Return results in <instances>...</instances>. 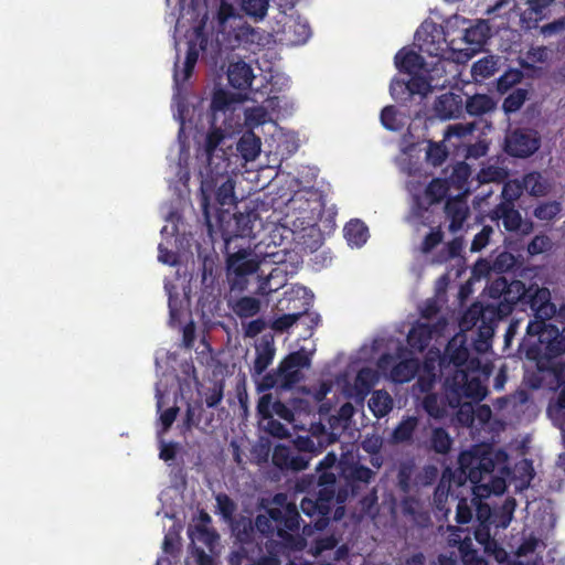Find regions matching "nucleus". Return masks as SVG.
Masks as SVG:
<instances>
[{
	"instance_id": "obj_24",
	"label": "nucleus",
	"mask_w": 565,
	"mask_h": 565,
	"mask_svg": "<svg viewBox=\"0 0 565 565\" xmlns=\"http://www.w3.org/2000/svg\"><path fill=\"white\" fill-rule=\"evenodd\" d=\"M395 66L403 73L415 75L425 66L424 57L413 50L402 49L394 57Z\"/></svg>"
},
{
	"instance_id": "obj_50",
	"label": "nucleus",
	"mask_w": 565,
	"mask_h": 565,
	"mask_svg": "<svg viewBox=\"0 0 565 565\" xmlns=\"http://www.w3.org/2000/svg\"><path fill=\"white\" fill-rule=\"evenodd\" d=\"M284 360H285L286 366H288V367L291 366L292 369H296L299 371H301V369H303V367H309L310 363H311L309 354L302 349L289 353L288 355H286L284 358Z\"/></svg>"
},
{
	"instance_id": "obj_21",
	"label": "nucleus",
	"mask_w": 565,
	"mask_h": 565,
	"mask_svg": "<svg viewBox=\"0 0 565 565\" xmlns=\"http://www.w3.org/2000/svg\"><path fill=\"white\" fill-rule=\"evenodd\" d=\"M227 79L233 88L247 90L254 79L253 68L244 61L231 63L227 70Z\"/></svg>"
},
{
	"instance_id": "obj_15",
	"label": "nucleus",
	"mask_w": 565,
	"mask_h": 565,
	"mask_svg": "<svg viewBox=\"0 0 565 565\" xmlns=\"http://www.w3.org/2000/svg\"><path fill=\"white\" fill-rule=\"evenodd\" d=\"M529 307L533 312L535 320L545 321L555 313V306L551 302L550 290L545 287L531 285L526 288L523 309Z\"/></svg>"
},
{
	"instance_id": "obj_52",
	"label": "nucleus",
	"mask_w": 565,
	"mask_h": 565,
	"mask_svg": "<svg viewBox=\"0 0 565 565\" xmlns=\"http://www.w3.org/2000/svg\"><path fill=\"white\" fill-rule=\"evenodd\" d=\"M215 500L218 513L224 520L231 521L236 511L235 502L226 493H218Z\"/></svg>"
},
{
	"instance_id": "obj_8",
	"label": "nucleus",
	"mask_w": 565,
	"mask_h": 565,
	"mask_svg": "<svg viewBox=\"0 0 565 565\" xmlns=\"http://www.w3.org/2000/svg\"><path fill=\"white\" fill-rule=\"evenodd\" d=\"M478 371L456 370L451 375L446 376L445 386L459 403L462 397L475 402L482 401L488 390L482 384Z\"/></svg>"
},
{
	"instance_id": "obj_25",
	"label": "nucleus",
	"mask_w": 565,
	"mask_h": 565,
	"mask_svg": "<svg viewBox=\"0 0 565 565\" xmlns=\"http://www.w3.org/2000/svg\"><path fill=\"white\" fill-rule=\"evenodd\" d=\"M433 332L429 323H417L409 330L407 343L413 350L424 352L433 339Z\"/></svg>"
},
{
	"instance_id": "obj_49",
	"label": "nucleus",
	"mask_w": 565,
	"mask_h": 565,
	"mask_svg": "<svg viewBox=\"0 0 565 565\" xmlns=\"http://www.w3.org/2000/svg\"><path fill=\"white\" fill-rule=\"evenodd\" d=\"M423 408L434 418H441L445 415V407L435 393H429L424 397Z\"/></svg>"
},
{
	"instance_id": "obj_14",
	"label": "nucleus",
	"mask_w": 565,
	"mask_h": 565,
	"mask_svg": "<svg viewBox=\"0 0 565 565\" xmlns=\"http://www.w3.org/2000/svg\"><path fill=\"white\" fill-rule=\"evenodd\" d=\"M301 380V371L286 366L282 359L277 369L264 374L257 382V391L263 393L271 388L290 390Z\"/></svg>"
},
{
	"instance_id": "obj_26",
	"label": "nucleus",
	"mask_w": 565,
	"mask_h": 565,
	"mask_svg": "<svg viewBox=\"0 0 565 565\" xmlns=\"http://www.w3.org/2000/svg\"><path fill=\"white\" fill-rule=\"evenodd\" d=\"M419 420L416 416H405L397 424L391 434V441L393 444H412L414 434L418 427Z\"/></svg>"
},
{
	"instance_id": "obj_47",
	"label": "nucleus",
	"mask_w": 565,
	"mask_h": 565,
	"mask_svg": "<svg viewBox=\"0 0 565 565\" xmlns=\"http://www.w3.org/2000/svg\"><path fill=\"white\" fill-rule=\"evenodd\" d=\"M381 122L387 130L398 131L402 128L401 120L398 119V111L395 106H385L381 111Z\"/></svg>"
},
{
	"instance_id": "obj_54",
	"label": "nucleus",
	"mask_w": 565,
	"mask_h": 565,
	"mask_svg": "<svg viewBox=\"0 0 565 565\" xmlns=\"http://www.w3.org/2000/svg\"><path fill=\"white\" fill-rule=\"evenodd\" d=\"M291 452L292 451L288 446H285V445L275 446L273 456H271L273 465L282 471L287 470Z\"/></svg>"
},
{
	"instance_id": "obj_36",
	"label": "nucleus",
	"mask_w": 565,
	"mask_h": 565,
	"mask_svg": "<svg viewBox=\"0 0 565 565\" xmlns=\"http://www.w3.org/2000/svg\"><path fill=\"white\" fill-rule=\"evenodd\" d=\"M374 477V472L366 466L355 465L351 468L350 473L347 479L349 480V486L351 487L352 493H359L360 486L359 483L369 484Z\"/></svg>"
},
{
	"instance_id": "obj_5",
	"label": "nucleus",
	"mask_w": 565,
	"mask_h": 565,
	"mask_svg": "<svg viewBox=\"0 0 565 565\" xmlns=\"http://www.w3.org/2000/svg\"><path fill=\"white\" fill-rule=\"evenodd\" d=\"M500 317L494 310L491 302L483 305L482 302L472 303L462 315L460 327L463 330L478 328V351H484L490 347V340L494 334V328L500 321Z\"/></svg>"
},
{
	"instance_id": "obj_60",
	"label": "nucleus",
	"mask_w": 565,
	"mask_h": 565,
	"mask_svg": "<svg viewBox=\"0 0 565 565\" xmlns=\"http://www.w3.org/2000/svg\"><path fill=\"white\" fill-rule=\"evenodd\" d=\"M224 384L223 382H215L209 390L205 396V404L210 408L216 407L223 399Z\"/></svg>"
},
{
	"instance_id": "obj_53",
	"label": "nucleus",
	"mask_w": 565,
	"mask_h": 565,
	"mask_svg": "<svg viewBox=\"0 0 565 565\" xmlns=\"http://www.w3.org/2000/svg\"><path fill=\"white\" fill-rule=\"evenodd\" d=\"M268 113L263 107H253L245 111V124L250 129L258 127L267 121Z\"/></svg>"
},
{
	"instance_id": "obj_27",
	"label": "nucleus",
	"mask_w": 565,
	"mask_h": 565,
	"mask_svg": "<svg viewBox=\"0 0 565 565\" xmlns=\"http://www.w3.org/2000/svg\"><path fill=\"white\" fill-rule=\"evenodd\" d=\"M495 102L493 98L487 94H475L467 98L463 104L465 110L470 116H482L489 114L495 109Z\"/></svg>"
},
{
	"instance_id": "obj_46",
	"label": "nucleus",
	"mask_w": 565,
	"mask_h": 565,
	"mask_svg": "<svg viewBox=\"0 0 565 565\" xmlns=\"http://www.w3.org/2000/svg\"><path fill=\"white\" fill-rule=\"evenodd\" d=\"M374 383H375V373L373 370H371L369 367L361 369L358 372V374L355 376V381H354L356 390L364 395H366L371 391Z\"/></svg>"
},
{
	"instance_id": "obj_31",
	"label": "nucleus",
	"mask_w": 565,
	"mask_h": 565,
	"mask_svg": "<svg viewBox=\"0 0 565 565\" xmlns=\"http://www.w3.org/2000/svg\"><path fill=\"white\" fill-rule=\"evenodd\" d=\"M344 237L349 245L360 247L366 243L369 230L360 220H351L344 226Z\"/></svg>"
},
{
	"instance_id": "obj_7",
	"label": "nucleus",
	"mask_w": 565,
	"mask_h": 565,
	"mask_svg": "<svg viewBox=\"0 0 565 565\" xmlns=\"http://www.w3.org/2000/svg\"><path fill=\"white\" fill-rule=\"evenodd\" d=\"M260 262L249 249H239L228 254L226 258L227 278L233 291H244L248 285V276L259 269Z\"/></svg>"
},
{
	"instance_id": "obj_12",
	"label": "nucleus",
	"mask_w": 565,
	"mask_h": 565,
	"mask_svg": "<svg viewBox=\"0 0 565 565\" xmlns=\"http://www.w3.org/2000/svg\"><path fill=\"white\" fill-rule=\"evenodd\" d=\"M541 146L540 134L531 128H515L509 131L504 140V150L515 158H529Z\"/></svg>"
},
{
	"instance_id": "obj_6",
	"label": "nucleus",
	"mask_w": 565,
	"mask_h": 565,
	"mask_svg": "<svg viewBox=\"0 0 565 565\" xmlns=\"http://www.w3.org/2000/svg\"><path fill=\"white\" fill-rule=\"evenodd\" d=\"M466 342L465 337H454L448 341L445 352L438 359L440 375L446 377L456 370H479L480 361L478 358H470Z\"/></svg>"
},
{
	"instance_id": "obj_17",
	"label": "nucleus",
	"mask_w": 565,
	"mask_h": 565,
	"mask_svg": "<svg viewBox=\"0 0 565 565\" xmlns=\"http://www.w3.org/2000/svg\"><path fill=\"white\" fill-rule=\"evenodd\" d=\"M319 434L313 433L310 436H298L295 440L296 448L300 454L313 455L320 454L329 445L339 439V434L335 431H327L324 426L319 425Z\"/></svg>"
},
{
	"instance_id": "obj_16",
	"label": "nucleus",
	"mask_w": 565,
	"mask_h": 565,
	"mask_svg": "<svg viewBox=\"0 0 565 565\" xmlns=\"http://www.w3.org/2000/svg\"><path fill=\"white\" fill-rule=\"evenodd\" d=\"M526 288L521 280H509V286L505 288L502 299L491 302L501 320L511 315L515 307L523 309Z\"/></svg>"
},
{
	"instance_id": "obj_41",
	"label": "nucleus",
	"mask_w": 565,
	"mask_h": 565,
	"mask_svg": "<svg viewBox=\"0 0 565 565\" xmlns=\"http://www.w3.org/2000/svg\"><path fill=\"white\" fill-rule=\"evenodd\" d=\"M288 33L292 34V36L289 38V41L292 44L299 45L308 41L311 35V29L307 22L294 20L288 24Z\"/></svg>"
},
{
	"instance_id": "obj_13",
	"label": "nucleus",
	"mask_w": 565,
	"mask_h": 565,
	"mask_svg": "<svg viewBox=\"0 0 565 565\" xmlns=\"http://www.w3.org/2000/svg\"><path fill=\"white\" fill-rule=\"evenodd\" d=\"M459 471L472 484H479L487 475L493 472L495 463L490 455L462 451L458 458Z\"/></svg>"
},
{
	"instance_id": "obj_42",
	"label": "nucleus",
	"mask_w": 565,
	"mask_h": 565,
	"mask_svg": "<svg viewBox=\"0 0 565 565\" xmlns=\"http://www.w3.org/2000/svg\"><path fill=\"white\" fill-rule=\"evenodd\" d=\"M497 71V62L493 60L492 56L482 57L476 63H473L471 67L472 76L477 78H489L492 76Z\"/></svg>"
},
{
	"instance_id": "obj_63",
	"label": "nucleus",
	"mask_w": 565,
	"mask_h": 565,
	"mask_svg": "<svg viewBox=\"0 0 565 565\" xmlns=\"http://www.w3.org/2000/svg\"><path fill=\"white\" fill-rule=\"evenodd\" d=\"M550 238L546 235H536L529 243L527 252L531 255H539L544 253L550 247Z\"/></svg>"
},
{
	"instance_id": "obj_20",
	"label": "nucleus",
	"mask_w": 565,
	"mask_h": 565,
	"mask_svg": "<svg viewBox=\"0 0 565 565\" xmlns=\"http://www.w3.org/2000/svg\"><path fill=\"white\" fill-rule=\"evenodd\" d=\"M434 110L441 119L459 118L463 111L461 95L455 93L440 95L435 102Z\"/></svg>"
},
{
	"instance_id": "obj_35",
	"label": "nucleus",
	"mask_w": 565,
	"mask_h": 565,
	"mask_svg": "<svg viewBox=\"0 0 565 565\" xmlns=\"http://www.w3.org/2000/svg\"><path fill=\"white\" fill-rule=\"evenodd\" d=\"M235 102V98L232 94L224 89H217L214 92L211 100V114H212V125L217 120V114H225L230 110L232 104Z\"/></svg>"
},
{
	"instance_id": "obj_44",
	"label": "nucleus",
	"mask_w": 565,
	"mask_h": 565,
	"mask_svg": "<svg viewBox=\"0 0 565 565\" xmlns=\"http://www.w3.org/2000/svg\"><path fill=\"white\" fill-rule=\"evenodd\" d=\"M554 0H527V9L523 13V20L539 22L544 18V10L550 7Z\"/></svg>"
},
{
	"instance_id": "obj_61",
	"label": "nucleus",
	"mask_w": 565,
	"mask_h": 565,
	"mask_svg": "<svg viewBox=\"0 0 565 565\" xmlns=\"http://www.w3.org/2000/svg\"><path fill=\"white\" fill-rule=\"evenodd\" d=\"M492 233V227L489 225H484L482 230L475 235L470 247L471 252L482 250L489 244L490 236Z\"/></svg>"
},
{
	"instance_id": "obj_1",
	"label": "nucleus",
	"mask_w": 565,
	"mask_h": 565,
	"mask_svg": "<svg viewBox=\"0 0 565 565\" xmlns=\"http://www.w3.org/2000/svg\"><path fill=\"white\" fill-rule=\"evenodd\" d=\"M300 492L307 495L300 502L302 513L311 519L315 529H326L331 520H340L344 514L342 505L352 493L349 480L344 487L337 486V476L332 471H324L320 476L310 473L301 477L296 484Z\"/></svg>"
},
{
	"instance_id": "obj_48",
	"label": "nucleus",
	"mask_w": 565,
	"mask_h": 565,
	"mask_svg": "<svg viewBox=\"0 0 565 565\" xmlns=\"http://www.w3.org/2000/svg\"><path fill=\"white\" fill-rule=\"evenodd\" d=\"M524 188L530 194L540 196L546 192V185L542 181V175L539 172L527 173L523 179Z\"/></svg>"
},
{
	"instance_id": "obj_56",
	"label": "nucleus",
	"mask_w": 565,
	"mask_h": 565,
	"mask_svg": "<svg viewBox=\"0 0 565 565\" xmlns=\"http://www.w3.org/2000/svg\"><path fill=\"white\" fill-rule=\"evenodd\" d=\"M444 238V233L441 228L435 227L433 228L423 239L420 250L424 254L430 253L435 247H437Z\"/></svg>"
},
{
	"instance_id": "obj_40",
	"label": "nucleus",
	"mask_w": 565,
	"mask_h": 565,
	"mask_svg": "<svg viewBox=\"0 0 565 565\" xmlns=\"http://www.w3.org/2000/svg\"><path fill=\"white\" fill-rule=\"evenodd\" d=\"M527 98V90L524 88H515L513 89L503 100L502 109L505 114L510 115L524 105Z\"/></svg>"
},
{
	"instance_id": "obj_11",
	"label": "nucleus",
	"mask_w": 565,
	"mask_h": 565,
	"mask_svg": "<svg viewBox=\"0 0 565 565\" xmlns=\"http://www.w3.org/2000/svg\"><path fill=\"white\" fill-rule=\"evenodd\" d=\"M524 338L533 339L534 343L543 345V350L554 354L565 353V326L562 331L557 327L542 320H530Z\"/></svg>"
},
{
	"instance_id": "obj_43",
	"label": "nucleus",
	"mask_w": 565,
	"mask_h": 565,
	"mask_svg": "<svg viewBox=\"0 0 565 565\" xmlns=\"http://www.w3.org/2000/svg\"><path fill=\"white\" fill-rule=\"evenodd\" d=\"M250 559L244 551L233 552L230 557L231 565H281L277 556H264L258 562L249 564Z\"/></svg>"
},
{
	"instance_id": "obj_10",
	"label": "nucleus",
	"mask_w": 565,
	"mask_h": 565,
	"mask_svg": "<svg viewBox=\"0 0 565 565\" xmlns=\"http://www.w3.org/2000/svg\"><path fill=\"white\" fill-rule=\"evenodd\" d=\"M405 353L406 349L399 347L396 353L397 358L401 359L399 362L395 363L396 358L391 353L382 354L377 362V365L382 371L390 369V379L392 382L397 384H404L412 381L420 367V363L417 358H405Z\"/></svg>"
},
{
	"instance_id": "obj_34",
	"label": "nucleus",
	"mask_w": 565,
	"mask_h": 565,
	"mask_svg": "<svg viewBox=\"0 0 565 565\" xmlns=\"http://www.w3.org/2000/svg\"><path fill=\"white\" fill-rule=\"evenodd\" d=\"M198 58H199V51L196 49V45H195V43L190 42L188 50H186V55H185V61H184V66H183L182 72H179L177 65L174 68L173 77H174V82L177 84L183 83L191 77L194 66L198 62Z\"/></svg>"
},
{
	"instance_id": "obj_38",
	"label": "nucleus",
	"mask_w": 565,
	"mask_h": 565,
	"mask_svg": "<svg viewBox=\"0 0 565 565\" xmlns=\"http://www.w3.org/2000/svg\"><path fill=\"white\" fill-rule=\"evenodd\" d=\"M189 534L192 541L201 542L211 550L220 537L214 529L205 526L204 524H195L194 530H190Z\"/></svg>"
},
{
	"instance_id": "obj_51",
	"label": "nucleus",
	"mask_w": 565,
	"mask_h": 565,
	"mask_svg": "<svg viewBox=\"0 0 565 565\" xmlns=\"http://www.w3.org/2000/svg\"><path fill=\"white\" fill-rule=\"evenodd\" d=\"M448 156V151L444 143L430 142L426 152L429 163L435 167L441 166Z\"/></svg>"
},
{
	"instance_id": "obj_19",
	"label": "nucleus",
	"mask_w": 565,
	"mask_h": 565,
	"mask_svg": "<svg viewBox=\"0 0 565 565\" xmlns=\"http://www.w3.org/2000/svg\"><path fill=\"white\" fill-rule=\"evenodd\" d=\"M489 30L486 21H478L465 28L461 40L465 42L466 47L461 49V51H465L467 58H470L473 54L482 50L489 38Z\"/></svg>"
},
{
	"instance_id": "obj_2",
	"label": "nucleus",
	"mask_w": 565,
	"mask_h": 565,
	"mask_svg": "<svg viewBox=\"0 0 565 565\" xmlns=\"http://www.w3.org/2000/svg\"><path fill=\"white\" fill-rule=\"evenodd\" d=\"M300 514L295 503H280L267 510V515H258L256 529L268 537H277L288 546L294 547L300 530Z\"/></svg>"
},
{
	"instance_id": "obj_64",
	"label": "nucleus",
	"mask_w": 565,
	"mask_h": 565,
	"mask_svg": "<svg viewBox=\"0 0 565 565\" xmlns=\"http://www.w3.org/2000/svg\"><path fill=\"white\" fill-rule=\"evenodd\" d=\"M551 51L546 46H532L526 58L533 63H546L550 60Z\"/></svg>"
},
{
	"instance_id": "obj_29",
	"label": "nucleus",
	"mask_w": 565,
	"mask_h": 565,
	"mask_svg": "<svg viewBox=\"0 0 565 565\" xmlns=\"http://www.w3.org/2000/svg\"><path fill=\"white\" fill-rule=\"evenodd\" d=\"M232 311L241 319L252 318L260 311V300L252 296H243L228 302Z\"/></svg>"
},
{
	"instance_id": "obj_57",
	"label": "nucleus",
	"mask_w": 565,
	"mask_h": 565,
	"mask_svg": "<svg viewBox=\"0 0 565 565\" xmlns=\"http://www.w3.org/2000/svg\"><path fill=\"white\" fill-rule=\"evenodd\" d=\"M509 286V280L505 277H498L493 279L487 287L488 295L491 298V302H497L504 296L505 288Z\"/></svg>"
},
{
	"instance_id": "obj_22",
	"label": "nucleus",
	"mask_w": 565,
	"mask_h": 565,
	"mask_svg": "<svg viewBox=\"0 0 565 565\" xmlns=\"http://www.w3.org/2000/svg\"><path fill=\"white\" fill-rule=\"evenodd\" d=\"M255 360L250 367V374L253 377L260 376L273 363L276 348L273 340H263L260 343L255 345Z\"/></svg>"
},
{
	"instance_id": "obj_58",
	"label": "nucleus",
	"mask_w": 565,
	"mask_h": 565,
	"mask_svg": "<svg viewBox=\"0 0 565 565\" xmlns=\"http://www.w3.org/2000/svg\"><path fill=\"white\" fill-rule=\"evenodd\" d=\"M224 139V132L220 128H213L211 129L205 138V152L207 154L209 160H211L213 153L220 146V143Z\"/></svg>"
},
{
	"instance_id": "obj_37",
	"label": "nucleus",
	"mask_w": 565,
	"mask_h": 565,
	"mask_svg": "<svg viewBox=\"0 0 565 565\" xmlns=\"http://www.w3.org/2000/svg\"><path fill=\"white\" fill-rule=\"evenodd\" d=\"M241 10L255 22L262 21L268 11L269 0H241Z\"/></svg>"
},
{
	"instance_id": "obj_18",
	"label": "nucleus",
	"mask_w": 565,
	"mask_h": 565,
	"mask_svg": "<svg viewBox=\"0 0 565 565\" xmlns=\"http://www.w3.org/2000/svg\"><path fill=\"white\" fill-rule=\"evenodd\" d=\"M489 217L493 222L502 221L503 227L508 232H516L522 224L521 213L515 209L512 199H504L497 204L489 213Z\"/></svg>"
},
{
	"instance_id": "obj_59",
	"label": "nucleus",
	"mask_w": 565,
	"mask_h": 565,
	"mask_svg": "<svg viewBox=\"0 0 565 565\" xmlns=\"http://www.w3.org/2000/svg\"><path fill=\"white\" fill-rule=\"evenodd\" d=\"M301 316V312L282 315L273 321L271 329L276 332H285L292 327Z\"/></svg>"
},
{
	"instance_id": "obj_28",
	"label": "nucleus",
	"mask_w": 565,
	"mask_h": 565,
	"mask_svg": "<svg viewBox=\"0 0 565 565\" xmlns=\"http://www.w3.org/2000/svg\"><path fill=\"white\" fill-rule=\"evenodd\" d=\"M452 446V438L443 427L431 429L429 439L425 444V448L438 455H447Z\"/></svg>"
},
{
	"instance_id": "obj_3",
	"label": "nucleus",
	"mask_w": 565,
	"mask_h": 565,
	"mask_svg": "<svg viewBox=\"0 0 565 565\" xmlns=\"http://www.w3.org/2000/svg\"><path fill=\"white\" fill-rule=\"evenodd\" d=\"M519 351L536 365L537 372L529 379L531 387L540 388L547 380L556 387L565 386V362L556 360L561 354L543 350V345L534 343L531 338L522 339Z\"/></svg>"
},
{
	"instance_id": "obj_55",
	"label": "nucleus",
	"mask_w": 565,
	"mask_h": 565,
	"mask_svg": "<svg viewBox=\"0 0 565 565\" xmlns=\"http://www.w3.org/2000/svg\"><path fill=\"white\" fill-rule=\"evenodd\" d=\"M523 77V74L519 70H510L501 75L498 79V90L501 93H505L515 84L520 83Z\"/></svg>"
},
{
	"instance_id": "obj_45",
	"label": "nucleus",
	"mask_w": 565,
	"mask_h": 565,
	"mask_svg": "<svg viewBox=\"0 0 565 565\" xmlns=\"http://www.w3.org/2000/svg\"><path fill=\"white\" fill-rule=\"evenodd\" d=\"M561 203L557 201H548L540 203L533 211V215L540 221H552L561 212Z\"/></svg>"
},
{
	"instance_id": "obj_62",
	"label": "nucleus",
	"mask_w": 565,
	"mask_h": 565,
	"mask_svg": "<svg viewBox=\"0 0 565 565\" xmlns=\"http://www.w3.org/2000/svg\"><path fill=\"white\" fill-rule=\"evenodd\" d=\"M447 192V186L445 182L440 180H433L426 190L427 195L431 199V202H440Z\"/></svg>"
},
{
	"instance_id": "obj_9",
	"label": "nucleus",
	"mask_w": 565,
	"mask_h": 565,
	"mask_svg": "<svg viewBox=\"0 0 565 565\" xmlns=\"http://www.w3.org/2000/svg\"><path fill=\"white\" fill-rule=\"evenodd\" d=\"M415 40L419 51L429 56L445 58L449 50H456L455 39L448 41L444 28L434 22L422 23L415 33Z\"/></svg>"
},
{
	"instance_id": "obj_39",
	"label": "nucleus",
	"mask_w": 565,
	"mask_h": 565,
	"mask_svg": "<svg viewBox=\"0 0 565 565\" xmlns=\"http://www.w3.org/2000/svg\"><path fill=\"white\" fill-rule=\"evenodd\" d=\"M354 414V408L351 403H344L338 411L337 416H331L329 418L330 431H335L340 435V433L347 428L349 422L351 420Z\"/></svg>"
},
{
	"instance_id": "obj_33",
	"label": "nucleus",
	"mask_w": 565,
	"mask_h": 565,
	"mask_svg": "<svg viewBox=\"0 0 565 565\" xmlns=\"http://www.w3.org/2000/svg\"><path fill=\"white\" fill-rule=\"evenodd\" d=\"M470 175V166L463 161L457 162L452 167V171L445 182H447L449 185L456 188L459 191H468V180Z\"/></svg>"
},
{
	"instance_id": "obj_4",
	"label": "nucleus",
	"mask_w": 565,
	"mask_h": 565,
	"mask_svg": "<svg viewBox=\"0 0 565 565\" xmlns=\"http://www.w3.org/2000/svg\"><path fill=\"white\" fill-rule=\"evenodd\" d=\"M202 175L200 185V201L203 215L206 222H211V200L214 198L215 203L220 206L233 205L236 203L235 181L225 172L213 173L210 166Z\"/></svg>"
},
{
	"instance_id": "obj_30",
	"label": "nucleus",
	"mask_w": 565,
	"mask_h": 565,
	"mask_svg": "<svg viewBox=\"0 0 565 565\" xmlns=\"http://www.w3.org/2000/svg\"><path fill=\"white\" fill-rule=\"evenodd\" d=\"M369 408L376 418L385 417L394 406L392 396L385 390H376L369 399Z\"/></svg>"
},
{
	"instance_id": "obj_32",
	"label": "nucleus",
	"mask_w": 565,
	"mask_h": 565,
	"mask_svg": "<svg viewBox=\"0 0 565 565\" xmlns=\"http://www.w3.org/2000/svg\"><path fill=\"white\" fill-rule=\"evenodd\" d=\"M260 146V138L253 131H247L241 137L237 143V150L246 161H250L259 154Z\"/></svg>"
},
{
	"instance_id": "obj_23",
	"label": "nucleus",
	"mask_w": 565,
	"mask_h": 565,
	"mask_svg": "<svg viewBox=\"0 0 565 565\" xmlns=\"http://www.w3.org/2000/svg\"><path fill=\"white\" fill-rule=\"evenodd\" d=\"M445 213L447 218L450 221L449 231L451 233H457L462 228V225L469 215V207L463 200L452 198L447 200L445 204Z\"/></svg>"
}]
</instances>
